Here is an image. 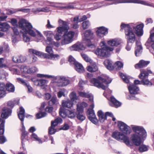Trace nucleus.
<instances>
[{
    "mask_svg": "<svg viewBox=\"0 0 154 154\" xmlns=\"http://www.w3.org/2000/svg\"><path fill=\"white\" fill-rule=\"evenodd\" d=\"M140 71L139 77L141 80L142 84L147 86L152 85V83L148 79L149 75L152 73V71L148 68L141 69Z\"/></svg>",
    "mask_w": 154,
    "mask_h": 154,
    "instance_id": "5",
    "label": "nucleus"
},
{
    "mask_svg": "<svg viewBox=\"0 0 154 154\" xmlns=\"http://www.w3.org/2000/svg\"><path fill=\"white\" fill-rule=\"evenodd\" d=\"M120 31L125 30V38L128 43H134L136 40L135 33L129 24L122 23L120 25Z\"/></svg>",
    "mask_w": 154,
    "mask_h": 154,
    "instance_id": "3",
    "label": "nucleus"
},
{
    "mask_svg": "<svg viewBox=\"0 0 154 154\" xmlns=\"http://www.w3.org/2000/svg\"><path fill=\"white\" fill-rule=\"evenodd\" d=\"M62 107L63 108H71L73 106V103L72 101L69 100H66L63 101L62 103Z\"/></svg>",
    "mask_w": 154,
    "mask_h": 154,
    "instance_id": "21",
    "label": "nucleus"
},
{
    "mask_svg": "<svg viewBox=\"0 0 154 154\" xmlns=\"http://www.w3.org/2000/svg\"><path fill=\"white\" fill-rule=\"evenodd\" d=\"M15 103V101L10 100L8 101L7 103V105L8 107H10V109H12L14 106Z\"/></svg>",
    "mask_w": 154,
    "mask_h": 154,
    "instance_id": "47",
    "label": "nucleus"
},
{
    "mask_svg": "<svg viewBox=\"0 0 154 154\" xmlns=\"http://www.w3.org/2000/svg\"><path fill=\"white\" fill-rule=\"evenodd\" d=\"M90 25V22L88 20L83 22L82 23V27L84 29H88Z\"/></svg>",
    "mask_w": 154,
    "mask_h": 154,
    "instance_id": "43",
    "label": "nucleus"
},
{
    "mask_svg": "<svg viewBox=\"0 0 154 154\" xmlns=\"http://www.w3.org/2000/svg\"><path fill=\"white\" fill-rule=\"evenodd\" d=\"M86 69L88 72H93L97 71L98 70V68L95 63H93L91 64V65L87 66Z\"/></svg>",
    "mask_w": 154,
    "mask_h": 154,
    "instance_id": "18",
    "label": "nucleus"
},
{
    "mask_svg": "<svg viewBox=\"0 0 154 154\" xmlns=\"http://www.w3.org/2000/svg\"><path fill=\"white\" fill-rule=\"evenodd\" d=\"M60 84L59 85V86L63 87L66 86L69 83V80L64 77L60 78Z\"/></svg>",
    "mask_w": 154,
    "mask_h": 154,
    "instance_id": "28",
    "label": "nucleus"
},
{
    "mask_svg": "<svg viewBox=\"0 0 154 154\" xmlns=\"http://www.w3.org/2000/svg\"><path fill=\"white\" fill-rule=\"evenodd\" d=\"M79 95L80 96L85 97L87 98H89L91 97V95L87 93L83 92H80L79 93Z\"/></svg>",
    "mask_w": 154,
    "mask_h": 154,
    "instance_id": "48",
    "label": "nucleus"
},
{
    "mask_svg": "<svg viewBox=\"0 0 154 154\" xmlns=\"http://www.w3.org/2000/svg\"><path fill=\"white\" fill-rule=\"evenodd\" d=\"M144 26V25L143 23L137 25L136 26H131L133 29H134L135 30L134 32L136 35L138 37L141 36L143 35Z\"/></svg>",
    "mask_w": 154,
    "mask_h": 154,
    "instance_id": "11",
    "label": "nucleus"
},
{
    "mask_svg": "<svg viewBox=\"0 0 154 154\" xmlns=\"http://www.w3.org/2000/svg\"><path fill=\"white\" fill-rule=\"evenodd\" d=\"M75 34V32L72 31L68 32L67 31L65 32L63 35V39L61 41V44L63 45L70 43L72 41Z\"/></svg>",
    "mask_w": 154,
    "mask_h": 154,
    "instance_id": "8",
    "label": "nucleus"
},
{
    "mask_svg": "<svg viewBox=\"0 0 154 154\" xmlns=\"http://www.w3.org/2000/svg\"><path fill=\"white\" fill-rule=\"evenodd\" d=\"M114 69L116 70H120L123 66V64L120 61H117L114 64Z\"/></svg>",
    "mask_w": 154,
    "mask_h": 154,
    "instance_id": "37",
    "label": "nucleus"
},
{
    "mask_svg": "<svg viewBox=\"0 0 154 154\" xmlns=\"http://www.w3.org/2000/svg\"><path fill=\"white\" fill-rule=\"evenodd\" d=\"M133 131L135 134L132 135L131 139L133 143L136 146H139L138 150L140 152L147 151V147L144 145H140L141 143V138H144L146 137V133L144 129L140 126H135L132 128Z\"/></svg>",
    "mask_w": 154,
    "mask_h": 154,
    "instance_id": "1",
    "label": "nucleus"
},
{
    "mask_svg": "<svg viewBox=\"0 0 154 154\" xmlns=\"http://www.w3.org/2000/svg\"><path fill=\"white\" fill-rule=\"evenodd\" d=\"M4 120L0 118V134H3L4 132Z\"/></svg>",
    "mask_w": 154,
    "mask_h": 154,
    "instance_id": "35",
    "label": "nucleus"
},
{
    "mask_svg": "<svg viewBox=\"0 0 154 154\" xmlns=\"http://www.w3.org/2000/svg\"><path fill=\"white\" fill-rule=\"evenodd\" d=\"M97 29L96 33L98 37L100 38L102 37L108 33V29L103 26L98 27Z\"/></svg>",
    "mask_w": 154,
    "mask_h": 154,
    "instance_id": "14",
    "label": "nucleus"
},
{
    "mask_svg": "<svg viewBox=\"0 0 154 154\" xmlns=\"http://www.w3.org/2000/svg\"><path fill=\"white\" fill-rule=\"evenodd\" d=\"M68 61L71 65L74 66L77 62L75 58L71 55H70L68 58Z\"/></svg>",
    "mask_w": 154,
    "mask_h": 154,
    "instance_id": "42",
    "label": "nucleus"
},
{
    "mask_svg": "<svg viewBox=\"0 0 154 154\" xmlns=\"http://www.w3.org/2000/svg\"><path fill=\"white\" fill-rule=\"evenodd\" d=\"M75 115L74 110H67V116L68 118L71 119H73L75 117Z\"/></svg>",
    "mask_w": 154,
    "mask_h": 154,
    "instance_id": "39",
    "label": "nucleus"
},
{
    "mask_svg": "<svg viewBox=\"0 0 154 154\" xmlns=\"http://www.w3.org/2000/svg\"><path fill=\"white\" fill-rule=\"evenodd\" d=\"M5 89L10 92H13L14 91L15 87L11 83H7L5 85Z\"/></svg>",
    "mask_w": 154,
    "mask_h": 154,
    "instance_id": "33",
    "label": "nucleus"
},
{
    "mask_svg": "<svg viewBox=\"0 0 154 154\" xmlns=\"http://www.w3.org/2000/svg\"><path fill=\"white\" fill-rule=\"evenodd\" d=\"M93 33L91 29H88L85 31L84 33V36L86 39L89 41L90 39L93 38Z\"/></svg>",
    "mask_w": 154,
    "mask_h": 154,
    "instance_id": "23",
    "label": "nucleus"
},
{
    "mask_svg": "<svg viewBox=\"0 0 154 154\" xmlns=\"http://www.w3.org/2000/svg\"><path fill=\"white\" fill-rule=\"evenodd\" d=\"M104 64L108 69L112 70L114 69V65H112V61L109 60H105L104 62Z\"/></svg>",
    "mask_w": 154,
    "mask_h": 154,
    "instance_id": "22",
    "label": "nucleus"
},
{
    "mask_svg": "<svg viewBox=\"0 0 154 154\" xmlns=\"http://www.w3.org/2000/svg\"><path fill=\"white\" fill-rule=\"evenodd\" d=\"M74 66L75 69L78 72L82 73L84 71V68L81 64L77 62Z\"/></svg>",
    "mask_w": 154,
    "mask_h": 154,
    "instance_id": "24",
    "label": "nucleus"
},
{
    "mask_svg": "<svg viewBox=\"0 0 154 154\" xmlns=\"http://www.w3.org/2000/svg\"><path fill=\"white\" fill-rule=\"evenodd\" d=\"M54 128L55 127H53L51 125L48 128V134H54L56 131V130Z\"/></svg>",
    "mask_w": 154,
    "mask_h": 154,
    "instance_id": "49",
    "label": "nucleus"
},
{
    "mask_svg": "<svg viewBox=\"0 0 154 154\" xmlns=\"http://www.w3.org/2000/svg\"><path fill=\"white\" fill-rule=\"evenodd\" d=\"M5 85L3 83L0 82V91L2 92V93H4L5 94Z\"/></svg>",
    "mask_w": 154,
    "mask_h": 154,
    "instance_id": "50",
    "label": "nucleus"
},
{
    "mask_svg": "<svg viewBox=\"0 0 154 154\" xmlns=\"http://www.w3.org/2000/svg\"><path fill=\"white\" fill-rule=\"evenodd\" d=\"M37 76L38 77H46L48 78H52V77L51 75H45L42 74H38L37 75Z\"/></svg>",
    "mask_w": 154,
    "mask_h": 154,
    "instance_id": "57",
    "label": "nucleus"
},
{
    "mask_svg": "<svg viewBox=\"0 0 154 154\" xmlns=\"http://www.w3.org/2000/svg\"><path fill=\"white\" fill-rule=\"evenodd\" d=\"M112 137L118 141L123 140L127 145L130 144V141L128 137L124 135L122 133L116 131L112 133Z\"/></svg>",
    "mask_w": 154,
    "mask_h": 154,
    "instance_id": "7",
    "label": "nucleus"
},
{
    "mask_svg": "<svg viewBox=\"0 0 154 154\" xmlns=\"http://www.w3.org/2000/svg\"><path fill=\"white\" fill-rule=\"evenodd\" d=\"M79 17L78 16L75 17L73 18V21H72L73 23L72 24V28L74 29H76L79 27V25L78 24L79 22Z\"/></svg>",
    "mask_w": 154,
    "mask_h": 154,
    "instance_id": "30",
    "label": "nucleus"
},
{
    "mask_svg": "<svg viewBox=\"0 0 154 154\" xmlns=\"http://www.w3.org/2000/svg\"><path fill=\"white\" fill-rule=\"evenodd\" d=\"M94 107V104H91L87 112L89 115V119L93 123L96 125L97 124L98 120L96 117L94 111L93 109Z\"/></svg>",
    "mask_w": 154,
    "mask_h": 154,
    "instance_id": "9",
    "label": "nucleus"
},
{
    "mask_svg": "<svg viewBox=\"0 0 154 154\" xmlns=\"http://www.w3.org/2000/svg\"><path fill=\"white\" fill-rule=\"evenodd\" d=\"M19 28L21 29L20 32L23 34L24 41L26 42L29 41L30 38L26 35L27 33L32 37H35L36 34L32 30V26L25 19H21L18 22Z\"/></svg>",
    "mask_w": 154,
    "mask_h": 154,
    "instance_id": "2",
    "label": "nucleus"
},
{
    "mask_svg": "<svg viewBox=\"0 0 154 154\" xmlns=\"http://www.w3.org/2000/svg\"><path fill=\"white\" fill-rule=\"evenodd\" d=\"M9 26L6 23H2L0 22V31L3 32L7 31L8 30Z\"/></svg>",
    "mask_w": 154,
    "mask_h": 154,
    "instance_id": "27",
    "label": "nucleus"
},
{
    "mask_svg": "<svg viewBox=\"0 0 154 154\" xmlns=\"http://www.w3.org/2000/svg\"><path fill=\"white\" fill-rule=\"evenodd\" d=\"M108 44L109 45L112 46H117L120 44L119 42L114 39H113L111 41H108Z\"/></svg>",
    "mask_w": 154,
    "mask_h": 154,
    "instance_id": "41",
    "label": "nucleus"
},
{
    "mask_svg": "<svg viewBox=\"0 0 154 154\" xmlns=\"http://www.w3.org/2000/svg\"><path fill=\"white\" fill-rule=\"evenodd\" d=\"M118 126L120 131L126 134H129L131 132L130 128L126 124L121 121L118 122Z\"/></svg>",
    "mask_w": 154,
    "mask_h": 154,
    "instance_id": "10",
    "label": "nucleus"
},
{
    "mask_svg": "<svg viewBox=\"0 0 154 154\" xmlns=\"http://www.w3.org/2000/svg\"><path fill=\"white\" fill-rule=\"evenodd\" d=\"M69 125L65 123L63 127L60 128V130H67L69 129Z\"/></svg>",
    "mask_w": 154,
    "mask_h": 154,
    "instance_id": "54",
    "label": "nucleus"
},
{
    "mask_svg": "<svg viewBox=\"0 0 154 154\" xmlns=\"http://www.w3.org/2000/svg\"><path fill=\"white\" fill-rule=\"evenodd\" d=\"M21 131H22L21 140L22 143L23 141H24V140L25 139L27 140V136L28 134V133L27 131H25V128L24 127H23Z\"/></svg>",
    "mask_w": 154,
    "mask_h": 154,
    "instance_id": "34",
    "label": "nucleus"
},
{
    "mask_svg": "<svg viewBox=\"0 0 154 154\" xmlns=\"http://www.w3.org/2000/svg\"><path fill=\"white\" fill-rule=\"evenodd\" d=\"M53 109V107L47 106L45 108V111L49 113L52 112Z\"/></svg>",
    "mask_w": 154,
    "mask_h": 154,
    "instance_id": "62",
    "label": "nucleus"
},
{
    "mask_svg": "<svg viewBox=\"0 0 154 154\" xmlns=\"http://www.w3.org/2000/svg\"><path fill=\"white\" fill-rule=\"evenodd\" d=\"M138 41H137L136 42V49L135 51V54L136 56H138L142 51V47L140 45H137Z\"/></svg>",
    "mask_w": 154,
    "mask_h": 154,
    "instance_id": "26",
    "label": "nucleus"
},
{
    "mask_svg": "<svg viewBox=\"0 0 154 154\" xmlns=\"http://www.w3.org/2000/svg\"><path fill=\"white\" fill-rule=\"evenodd\" d=\"M97 115L101 122H103L106 119V118L105 116V114L101 110H99L98 111Z\"/></svg>",
    "mask_w": 154,
    "mask_h": 154,
    "instance_id": "25",
    "label": "nucleus"
},
{
    "mask_svg": "<svg viewBox=\"0 0 154 154\" xmlns=\"http://www.w3.org/2000/svg\"><path fill=\"white\" fill-rule=\"evenodd\" d=\"M4 58H0V67L3 68L6 66V65L3 63Z\"/></svg>",
    "mask_w": 154,
    "mask_h": 154,
    "instance_id": "63",
    "label": "nucleus"
},
{
    "mask_svg": "<svg viewBox=\"0 0 154 154\" xmlns=\"http://www.w3.org/2000/svg\"><path fill=\"white\" fill-rule=\"evenodd\" d=\"M128 89L131 94H137L139 90V88L134 85L128 86Z\"/></svg>",
    "mask_w": 154,
    "mask_h": 154,
    "instance_id": "17",
    "label": "nucleus"
},
{
    "mask_svg": "<svg viewBox=\"0 0 154 154\" xmlns=\"http://www.w3.org/2000/svg\"><path fill=\"white\" fill-rule=\"evenodd\" d=\"M42 110L39 111L36 115V117L37 119H40L42 118L45 117L47 113L45 112H42Z\"/></svg>",
    "mask_w": 154,
    "mask_h": 154,
    "instance_id": "36",
    "label": "nucleus"
},
{
    "mask_svg": "<svg viewBox=\"0 0 154 154\" xmlns=\"http://www.w3.org/2000/svg\"><path fill=\"white\" fill-rule=\"evenodd\" d=\"M13 61L15 63H23L26 60L25 57L22 56H20L18 57L14 56L13 58Z\"/></svg>",
    "mask_w": 154,
    "mask_h": 154,
    "instance_id": "19",
    "label": "nucleus"
},
{
    "mask_svg": "<svg viewBox=\"0 0 154 154\" xmlns=\"http://www.w3.org/2000/svg\"><path fill=\"white\" fill-rule=\"evenodd\" d=\"M48 105L51 106L54 105H57L59 103L56 97H52L51 100L48 102Z\"/></svg>",
    "mask_w": 154,
    "mask_h": 154,
    "instance_id": "32",
    "label": "nucleus"
},
{
    "mask_svg": "<svg viewBox=\"0 0 154 154\" xmlns=\"http://www.w3.org/2000/svg\"><path fill=\"white\" fill-rule=\"evenodd\" d=\"M109 104L110 106L117 108L121 105V103L117 100L113 96H111L110 97V100L109 101Z\"/></svg>",
    "mask_w": 154,
    "mask_h": 154,
    "instance_id": "15",
    "label": "nucleus"
},
{
    "mask_svg": "<svg viewBox=\"0 0 154 154\" xmlns=\"http://www.w3.org/2000/svg\"><path fill=\"white\" fill-rule=\"evenodd\" d=\"M78 46V44L77 43L71 46L72 48L71 50L73 51H79Z\"/></svg>",
    "mask_w": 154,
    "mask_h": 154,
    "instance_id": "58",
    "label": "nucleus"
},
{
    "mask_svg": "<svg viewBox=\"0 0 154 154\" xmlns=\"http://www.w3.org/2000/svg\"><path fill=\"white\" fill-rule=\"evenodd\" d=\"M12 109L7 107H3L2 110L1 116L3 119H6L11 115Z\"/></svg>",
    "mask_w": 154,
    "mask_h": 154,
    "instance_id": "12",
    "label": "nucleus"
},
{
    "mask_svg": "<svg viewBox=\"0 0 154 154\" xmlns=\"http://www.w3.org/2000/svg\"><path fill=\"white\" fill-rule=\"evenodd\" d=\"M83 113H76V117L77 119L81 121H83L85 119V116L82 114Z\"/></svg>",
    "mask_w": 154,
    "mask_h": 154,
    "instance_id": "44",
    "label": "nucleus"
},
{
    "mask_svg": "<svg viewBox=\"0 0 154 154\" xmlns=\"http://www.w3.org/2000/svg\"><path fill=\"white\" fill-rule=\"evenodd\" d=\"M111 80H108L102 77L101 76H99L97 78H92L91 80V82L94 85L98 88H101L103 90L106 89L105 86L103 84V83H105L107 85L111 82Z\"/></svg>",
    "mask_w": 154,
    "mask_h": 154,
    "instance_id": "4",
    "label": "nucleus"
},
{
    "mask_svg": "<svg viewBox=\"0 0 154 154\" xmlns=\"http://www.w3.org/2000/svg\"><path fill=\"white\" fill-rule=\"evenodd\" d=\"M78 45L79 46H78V49L79 51L81 50H83L85 49V47L83 45L80 43H77Z\"/></svg>",
    "mask_w": 154,
    "mask_h": 154,
    "instance_id": "59",
    "label": "nucleus"
},
{
    "mask_svg": "<svg viewBox=\"0 0 154 154\" xmlns=\"http://www.w3.org/2000/svg\"><path fill=\"white\" fill-rule=\"evenodd\" d=\"M37 70V68L33 66L31 68H29V73H34L35 72H36Z\"/></svg>",
    "mask_w": 154,
    "mask_h": 154,
    "instance_id": "56",
    "label": "nucleus"
},
{
    "mask_svg": "<svg viewBox=\"0 0 154 154\" xmlns=\"http://www.w3.org/2000/svg\"><path fill=\"white\" fill-rule=\"evenodd\" d=\"M145 45L147 48L149 49L151 47L154 50V32L150 34L149 38L146 43Z\"/></svg>",
    "mask_w": 154,
    "mask_h": 154,
    "instance_id": "13",
    "label": "nucleus"
},
{
    "mask_svg": "<svg viewBox=\"0 0 154 154\" xmlns=\"http://www.w3.org/2000/svg\"><path fill=\"white\" fill-rule=\"evenodd\" d=\"M69 97L71 100V101L73 102L77 99L76 93L75 92H72L69 95Z\"/></svg>",
    "mask_w": 154,
    "mask_h": 154,
    "instance_id": "46",
    "label": "nucleus"
},
{
    "mask_svg": "<svg viewBox=\"0 0 154 154\" xmlns=\"http://www.w3.org/2000/svg\"><path fill=\"white\" fill-rule=\"evenodd\" d=\"M150 61H145L142 60L139 63L135 65V67L136 69L143 68L146 67L149 63Z\"/></svg>",
    "mask_w": 154,
    "mask_h": 154,
    "instance_id": "16",
    "label": "nucleus"
},
{
    "mask_svg": "<svg viewBox=\"0 0 154 154\" xmlns=\"http://www.w3.org/2000/svg\"><path fill=\"white\" fill-rule=\"evenodd\" d=\"M57 33L62 34L67 31L68 29H66L65 27H58L57 28Z\"/></svg>",
    "mask_w": 154,
    "mask_h": 154,
    "instance_id": "38",
    "label": "nucleus"
},
{
    "mask_svg": "<svg viewBox=\"0 0 154 154\" xmlns=\"http://www.w3.org/2000/svg\"><path fill=\"white\" fill-rule=\"evenodd\" d=\"M62 36V34L57 32L54 36V38L57 41H58L61 38Z\"/></svg>",
    "mask_w": 154,
    "mask_h": 154,
    "instance_id": "53",
    "label": "nucleus"
},
{
    "mask_svg": "<svg viewBox=\"0 0 154 154\" xmlns=\"http://www.w3.org/2000/svg\"><path fill=\"white\" fill-rule=\"evenodd\" d=\"M81 55L82 57L86 62H88L90 61V59L86 54L84 53H81Z\"/></svg>",
    "mask_w": 154,
    "mask_h": 154,
    "instance_id": "52",
    "label": "nucleus"
},
{
    "mask_svg": "<svg viewBox=\"0 0 154 154\" xmlns=\"http://www.w3.org/2000/svg\"><path fill=\"white\" fill-rule=\"evenodd\" d=\"M20 110L18 114V116L19 118L23 123L25 118V111L24 109L22 107H20Z\"/></svg>",
    "mask_w": 154,
    "mask_h": 154,
    "instance_id": "20",
    "label": "nucleus"
},
{
    "mask_svg": "<svg viewBox=\"0 0 154 154\" xmlns=\"http://www.w3.org/2000/svg\"><path fill=\"white\" fill-rule=\"evenodd\" d=\"M38 85L39 86H42L44 85L48 82L45 79H40L37 80V81Z\"/></svg>",
    "mask_w": 154,
    "mask_h": 154,
    "instance_id": "45",
    "label": "nucleus"
},
{
    "mask_svg": "<svg viewBox=\"0 0 154 154\" xmlns=\"http://www.w3.org/2000/svg\"><path fill=\"white\" fill-rule=\"evenodd\" d=\"M31 138L32 140L39 141L40 140L38 138L37 135L34 133H32L31 135Z\"/></svg>",
    "mask_w": 154,
    "mask_h": 154,
    "instance_id": "51",
    "label": "nucleus"
},
{
    "mask_svg": "<svg viewBox=\"0 0 154 154\" xmlns=\"http://www.w3.org/2000/svg\"><path fill=\"white\" fill-rule=\"evenodd\" d=\"M62 122V119L60 117H58L54 121H51V125L52 127H55L59 123H61Z\"/></svg>",
    "mask_w": 154,
    "mask_h": 154,
    "instance_id": "29",
    "label": "nucleus"
},
{
    "mask_svg": "<svg viewBox=\"0 0 154 154\" xmlns=\"http://www.w3.org/2000/svg\"><path fill=\"white\" fill-rule=\"evenodd\" d=\"M18 11H22L25 13H29L30 11V9L29 8H20L18 10Z\"/></svg>",
    "mask_w": 154,
    "mask_h": 154,
    "instance_id": "61",
    "label": "nucleus"
},
{
    "mask_svg": "<svg viewBox=\"0 0 154 154\" xmlns=\"http://www.w3.org/2000/svg\"><path fill=\"white\" fill-rule=\"evenodd\" d=\"M53 35L52 34H48L47 35V40L50 42H52L53 39H52V36Z\"/></svg>",
    "mask_w": 154,
    "mask_h": 154,
    "instance_id": "60",
    "label": "nucleus"
},
{
    "mask_svg": "<svg viewBox=\"0 0 154 154\" xmlns=\"http://www.w3.org/2000/svg\"><path fill=\"white\" fill-rule=\"evenodd\" d=\"M45 51L46 52L49 54L50 55L52 53H53V52L52 48L49 46H47L46 47Z\"/></svg>",
    "mask_w": 154,
    "mask_h": 154,
    "instance_id": "55",
    "label": "nucleus"
},
{
    "mask_svg": "<svg viewBox=\"0 0 154 154\" xmlns=\"http://www.w3.org/2000/svg\"><path fill=\"white\" fill-rule=\"evenodd\" d=\"M103 47L102 48H97L95 51V53L97 55L103 57H108L110 55V52L112 51L114 49L105 45L104 42H102Z\"/></svg>",
    "mask_w": 154,
    "mask_h": 154,
    "instance_id": "6",
    "label": "nucleus"
},
{
    "mask_svg": "<svg viewBox=\"0 0 154 154\" xmlns=\"http://www.w3.org/2000/svg\"><path fill=\"white\" fill-rule=\"evenodd\" d=\"M6 141L5 137L3 136H0V143H3Z\"/></svg>",
    "mask_w": 154,
    "mask_h": 154,
    "instance_id": "64",
    "label": "nucleus"
},
{
    "mask_svg": "<svg viewBox=\"0 0 154 154\" xmlns=\"http://www.w3.org/2000/svg\"><path fill=\"white\" fill-rule=\"evenodd\" d=\"M59 113L62 118H65L67 116V110H65L64 108L61 107L59 109Z\"/></svg>",
    "mask_w": 154,
    "mask_h": 154,
    "instance_id": "31",
    "label": "nucleus"
},
{
    "mask_svg": "<svg viewBox=\"0 0 154 154\" xmlns=\"http://www.w3.org/2000/svg\"><path fill=\"white\" fill-rule=\"evenodd\" d=\"M29 52L30 53H32L33 54H35L38 56H41L42 55H43L42 53L35 49H29Z\"/></svg>",
    "mask_w": 154,
    "mask_h": 154,
    "instance_id": "40",
    "label": "nucleus"
}]
</instances>
